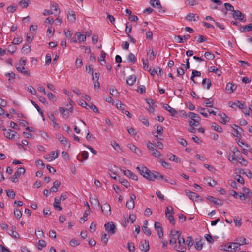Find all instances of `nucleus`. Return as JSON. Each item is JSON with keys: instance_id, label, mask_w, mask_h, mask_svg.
Returning a JSON list of instances; mask_svg holds the SVG:
<instances>
[{"instance_id": "nucleus-23", "label": "nucleus", "mask_w": 252, "mask_h": 252, "mask_svg": "<svg viewBox=\"0 0 252 252\" xmlns=\"http://www.w3.org/2000/svg\"><path fill=\"white\" fill-rule=\"evenodd\" d=\"M170 215H167L166 216L168 217L170 223L172 224H175V220L173 216L174 213L173 209L172 207H170Z\"/></svg>"}, {"instance_id": "nucleus-43", "label": "nucleus", "mask_w": 252, "mask_h": 252, "mask_svg": "<svg viewBox=\"0 0 252 252\" xmlns=\"http://www.w3.org/2000/svg\"><path fill=\"white\" fill-rule=\"evenodd\" d=\"M127 247L128 250L130 252H134L135 251V246L134 245V243L131 242H128L127 243Z\"/></svg>"}, {"instance_id": "nucleus-11", "label": "nucleus", "mask_w": 252, "mask_h": 252, "mask_svg": "<svg viewBox=\"0 0 252 252\" xmlns=\"http://www.w3.org/2000/svg\"><path fill=\"white\" fill-rule=\"evenodd\" d=\"M188 116L191 119V121L197 122L198 124H199L200 118L197 114L193 112H189L188 114Z\"/></svg>"}, {"instance_id": "nucleus-17", "label": "nucleus", "mask_w": 252, "mask_h": 252, "mask_svg": "<svg viewBox=\"0 0 252 252\" xmlns=\"http://www.w3.org/2000/svg\"><path fill=\"white\" fill-rule=\"evenodd\" d=\"M67 18L70 22L74 23L76 21V15L73 11L68 12Z\"/></svg>"}, {"instance_id": "nucleus-16", "label": "nucleus", "mask_w": 252, "mask_h": 252, "mask_svg": "<svg viewBox=\"0 0 252 252\" xmlns=\"http://www.w3.org/2000/svg\"><path fill=\"white\" fill-rule=\"evenodd\" d=\"M16 69L21 73L26 75V76H30V73L29 71L26 70L24 66H15Z\"/></svg>"}, {"instance_id": "nucleus-29", "label": "nucleus", "mask_w": 252, "mask_h": 252, "mask_svg": "<svg viewBox=\"0 0 252 252\" xmlns=\"http://www.w3.org/2000/svg\"><path fill=\"white\" fill-rule=\"evenodd\" d=\"M15 229H16V227H12V229L10 231V232L9 233V234L11 236H12L13 238H19V235L18 233V232H17L15 231Z\"/></svg>"}, {"instance_id": "nucleus-5", "label": "nucleus", "mask_w": 252, "mask_h": 252, "mask_svg": "<svg viewBox=\"0 0 252 252\" xmlns=\"http://www.w3.org/2000/svg\"><path fill=\"white\" fill-rule=\"evenodd\" d=\"M233 12V17L235 20H238L242 21L243 22H246V17L241 11L238 10H234Z\"/></svg>"}, {"instance_id": "nucleus-1", "label": "nucleus", "mask_w": 252, "mask_h": 252, "mask_svg": "<svg viewBox=\"0 0 252 252\" xmlns=\"http://www.w3.org/2000/svg\"><path fill=\"white\" fill-rule=\"evenodd\" d=\"M136 169L141 175L149 180L154 181L155 179L163 178V176L159 173L155 171H151L144 166H138Z\"/></svg>"}, {"instance_id": "nucleus-18", "label": "nucleus", "mask_w": 252, "mask_h": 252, "mask_svg": "<svg viewBox=\"0 0 252 252\" xmlns=\"http://www.w3.org/2000/svg\"><path fill=\"white\" fill-rule=\"evenodd\" d=\"M186 19L189 21H197L199 20V17L197 16L195 17V15L193 13H189L188 14L186 17Z\"/></svg>"}, {"instance_id": "nucleus-56", "label": "nucleus", "mask_w": 252, "mask_h": 252, "mask_svg": "<svg viewBox=\"0 0 252 252\" xmlns=\"http://www.w3.org/2000/svg\"><path fill=\"white\" fill-rule=\"evenodd\" d=\"M14 215L17 219H19L22 217V214L21 211L17 209L14 211Z\"/></svg>"}, {"instance_id": "nucleus-58", "label": "nucleus", "mask_w": 252, "mask_h": 252, "mask_svg": "<svg viewBox=\"0 0 252 252\" xmlns=\"http://www.w3.org/2000/svg\"><path fill=\"white\" fill-rule=\"evenodd\" d=\"M59 112L64 116L66 117H68L69 116V113L68 112H65V110L62 107L59 108Z\"/></svg>"}, {"instance_id": "nucleus-41", "label": "nucleus", "mask_w": 252, "mask_h": 252, "mask_svg": "<svg viewBox=\"0 0 252 252\" xmlns=\"http://www.w3.org/2000/svg\"><path fill=\"white\" fill-rule=\"evenodd\" d=\"M204 56L208 60H212L215 58V55L210 52H206L204 54Z\"/></svg>"}, {"instance_id": "nucleus-38", "label": "nucleus", "mask_w": 252, "mask_h": 252, "mask_svg": "<svg viewBox=\"0 0 252 252\" xmlns=\"http://www.w3.org/2000/svg\"><path fill=\"white\" fill-rule=\"evenodd\" d=\"M147 55L149 56L150 60H154L156 56V54L154 53V51L150 49L147 50Z\"/></svg>"}, {"instance_id": "nucleus-21", "label": "nucleus", "mask_w": 252, "mask_h": 252, "mask_svg": "<svg viewBox=\"0 0 252 252\" xmlns=\"http://www.w3.org/2000/svg\"><path fill=\"white\" fill-rule=\"evenodd\" d=\"M90 199L91 204L96 206L99 207L100 203L97 197L96 196L94 195L92 198L90 197Z\"/></svg>"}, {"instance_id": "nucleus-62", "label": "nucleus", "mask_w": 252, "mask_h": 252, "mask_svg": "<svg viewBox=\"0 0 252 252\" xmlns=\"http://www.w3.org/2000/svg\"><path fill=\"white\" fill-rule=\"evenodd\" d=\"M203 245L201 241H199L196 242L195 245V248L198 250H200L202 249Z\"/></svg>"}, {"instance_id": "nucleus-36", "label": "nucleus", "mask_w": 252, "mask_h": 252, "mask_svg": "<svg viewBox=\"0 0 252 252\" xmlns=\"http://www.w3.org/2000/svg\"><path fill=\"white\" fill-rule=\"evenodd\" d=\"M140 120L142 122V123L145 125L146 126H148L149 125V121L147 118L143 116H140L139 117Z\"/></svg>"}, {"instance_id": "nucleus-53", "label": "nucleus", "mask_w": 252, "mask_h": 252, "mask_svg": "<svg viewBox=\"0 0 252 252\" xmlns=\"http://www.w3.org/2000/svg\"><path fill=\"white\" fill-rule=\"evenodd\" d=\"M134 201H130V200H128L127 201V203H126V207L129 209H132L134 208Z\"/></svg>"}, {"instance_id": "nucleus-59", "label": "nucleus", "mask_w": 252, "mask_h": 252, "mask_svg": "<svg viewBox=\"0 0 252 252\" xmlns=\"http://www.w3.org/2000/svg\"><path fill=\"white\" fill-rule=\"evenodd\" d=\"M142 230L147 235L150 236L151 235V231L147 226H143Z\"/></svg>"}, {"instance_id": "nucleus-31", "label": "nucleus", "mask_w": 252, "mask_h": 252, "mask_svg": "<svg viewBox=\"0 0 252 252\" xmlns=\"http://www.w3.org/2000/svg\"><path fill=\"white\" fill-rule=\"evenodd\" d=\"M109 91L110 94L113 96L115 97H117L119 95V92L118 90L114 88H110Z\"/></svg>"}, {"instance_id": "nucleus-51", "label": "nucleus", "mask_w": 252, "mask_h": 252, "mask_svg": "<svg viewBox=\"0 0 252 252\" xmlns=\"http://www.w3.org/2000/svg\"><path fill=\"white\" fill-rule=\"evenodd\" d=\"M211 68H212L213 67H211ZM211 72L216 73L218 76H220L222 74V71L220 69L215 67H213Z\"/></svg>"}, {"instance_id": "nucleus-13", "label": "nucleus", "mask_w": 252, "mask_h": 252, "mask_svg": "<svg viewBox=\"0 0 252 252\" xmlns=\"http://www.w3.org/2000/svg\"><path fill=\"white\" fill-rule=\"evenodd\" d=\"M140 247L142 251L145 252H147L149 250V244L148 241L145 240L144 242H141L140 243Z\"/></svg>"}, {"instance_id": "nucleus-55", "label": "nucleus", "mask_w": 252, "mask_h": 252, "mask_svg": "<svg viewBox=\"0 0 252 252\" xmlns=\"http://www.w3.org/2000/svg\"><path fill=\"white\" fill-rule=\"evenodd\" d=\"M22 50L23 52H26L27 53H29L31 51V46L28 44H25L23 45Z\"/></svg>"}, {"instance_id": "nucleus-42", "label": "nucleus", "mask_w": 252, "mask_h": 252, "mask_svg": "<svg viewBox=\"0 0 252 252\" xmlns=\"http://www.w3.org/2000/svg\"><path fill=\"white\" fill-rule=\"evenodd\" d=\"M115 105L118 109L121 110L122 112L125 110V105L120 101L117 100Z\"/></svg>"}, {"instance_id": "nucleus-10", "label": "nucleus", "mask_w": 252, "mask_h": 252, "mask_svg": "<svg viewBox=\"0 0 252 252\" xmlns=\"http://www.w3.org/2000/svg\"><path fill=\"white\" fill-rule=\"evenodd\" d=\"M236 88V84L229 82L226 84L225 90L228 93L231 94L234 92Z\"/></svg>"}, {"instance_id": "nucleus-61", "label": "nucleus", "mask_w": 252, "mask_h": 252, "mask_svg": "<svg viewBox=\"0 0 252 252\" xmlns=\"http://www.w3.org/2000/svg\"><path fill=\"white\" fill-rule=\"evenodd\" d=\"M236 241H238L239 242L238 243H239L240 246L241 245H244V244H247L246 242V239L243 237H241L239 238H237L236 239Z\"/></svg>"}, {"instance_id": "nucleus-60", "label": "nucleus", "mask_w": 252, "mask_h": 252, "mask_svg": "<svg viewBox=\"0 0 252 252\" xmlns=\"http://www.w3.org/2000/svg\"><path fill=\"white\" fill-rule=\"evenodd\" d=\"M90 109H91L94 112L99 113L98 110L96 106L92 103L88 105V107Z\"/></svg>"}, {"instance_id": "nucleus-32", "label": "nucleus", "mask_w": 252, "mask_h": 252, "mask_svg": "<svg viewBox=\"0 0 252 252\" xmlns=\"http://www.w3.org/2000/svg\"><path fill=\"white\" fill-rule=\"evenodd\" d=\"M169 159L171 161H174L176 163H180V158H178L176 155L170 154V157H169Z\"/></svg>"}, {"instance_id": "nucleus-14", "label": "nucleus", "mask_w": 252, "mask_h": 252, "mask_svg": "<svg viewBox=\"0 0 252 252\" xmlns=\"http://www.w3.org/2000/svg\"><path fill=\"white\" fill-rule=\"evenodd\" d=\"M102 211L106 215H109L111 214V207L109 204L105 203L101 206Z\"/></svg>"}, {"instance_id": "nucleus-8", "label": "nucleus", "mask_w": 252, "mask_h": 252, "mask_svg": "<svg viewBox=\"0 0 252 252\" xmlns=\"http://www.w3.org/2000/svg\"><path fill=\"white\" fill-rule=\"evenodd\" d=\"M150 4L154 8L158 9L159 12L161 11L165 12V10H162V6L159 0H150Z\"/></svg>"}, {"instance_id": "nucleus-40", "label": "nucleus", "mask_w": 252, "mask_h": 252, "mask_svg": "<svg viewBox=\"0 0 252 252\" xmlns=\"http://www.w3.org/2000/svg\"><path fill=\"white\" fill-rule=\"evenodd\" d=\"M219 115L220 116L221 120L220 121L224 124H225L226 123L227 120L226 119L228 118V117L226 116V115L224 113H220L219 114Z\"/></svg>"}, {"instance_id": "nucleus-33", "label": "nucleus", "mask_w": 252, "mask_h": 252, "mask_svg": "<svg viewBox=\"0 0 252 252\" xmlns=\"http://www.w3.org/2000/svg\"><path fill=\"white\" fill-rule=\"evenodd\" d=\"M231 244H232V248L231 250H230V251H236L240 249L239 243L237 242H231Z\"/></svg>"}, {"instance_id": "nucleus-30", "label": "nucleus", "mask_w": 252, "mask_h": 252, "mask_svg": "<svg viewBox=\"0 0 252 252\" xmlns=\"http://www.w3.org/2000/svg\"><path fill=\"white\" fill-rule=\"evenodd\" d=\"M30 0H21L19 2V4L23 8H27L30 3Z\"/></svg>"}, {"instance_id": "nucleus-45", "label": "nucleus", "mask_w": 252, "mask_h": 252, "mask_svg": "<svg viewBox=\"0 0 252 252\" xmlns=\"http://www.w3.org/2000/svg\"><path fill=\"white\" fill-rule=\"evenodd\" d=\"M198 111L200 112V114L202 115L205 117H208V115L205 112L206 109L203 107H198Z\"/></svg>"}, {"instance_id": "nucleus-57", "label": "nucleus", "mask_w": 252, "mask_h": 252, "mask_svg": "<svg viewBox=\"0 0 252 252\" xmlns=\"http://www.w3.org/2000/svg\"><path fill=\"white\" fill-rule=\"evenodd\" d=\"M240 31L241 32H243V33H245L247 32H249L250 30H249V25H246L243 27H241L240 29Z\"/></svg>"}, {"instance_id": "nucleus-28", "label": "nucleus", "mask_w": 252, "mask_h": 252, "mask_svg": "<svg viewBox=\"0 0 252 252\" xmlns=\"http://www.w3.org/2000/svg\"><path fill=\"white\" fill-rule=\"evenodd\" d=\"M232 248V244H231V242L228 243L227 244H224L221 246L220 250L224 251H230Z\"/></svg>"}, {"instance_id": "nucleus-20", "label": "nucleus", "mask_w": 252, "mask_h": 252, "mask_svg": "<svg viewBox=\"0 0 252 252\" xmlns=\"http://www.w3.org/2000/svg\"><path fill=\"white\" fill-rule=\"evenodd\" d=\"M136 77L134 75H132L128 77L126 80V83L130 86H132L135 83Z\"/></svg>"}, {"instance_id": "nucleus-15", "label": "nucleus", "mask_w": 252, "mask_h": 252, "mask_svg": "<svg viewBox=\"0 0 252 252\" xmlns=\"http://www.w3.org/2000/svg\"><path fill=\"white\" fill-rule=\"evenodd\" d=\"M163 107L167 111L170 112L171 116H174L175 114L177 113V111L173 108L171 107L167 104H163Z\"/></svg>"}, {"instance_id": "nucleus-52", "label": "nucleus", "mask_w": 252, "mask_h": 252, "mask_svg": "<svg viewBox=\"0 0 252 252\" xmlns=\"http://www.w3.org/2000/svg\"><path fill=\"white\" fill-rule=\"evenodd\" d=\"M225 8L226 10L233 12L234 10V7L230 3H225L224 4Z\"/></svg>"}, {"instance_id": "nucleus-39", "label": "nucleus", "mask_w": 252, "mask_h": 252, "mask_svg": "<svg viewBox=\"0 0 252 252\" xmlns=\"http://www.w3.org/2000/svg\"><path fill=\"white\" fill-rule=\"evenodd\" d=\"M46 246V242L44 240H40L37 244V247L39 250H42L43 247Z\"/></svg>"}, {"instance_id": "nucleus-50", "label": "nucleus", "mask_w": 252, "mask_h": 252, "mask_svg": "<svg viewBox=\"0 0 252 252\" xmlns=\"http://www.w3.org/2000/svg\"><path fill=\"white\" fill-rule=\"evenodd\" d=\"M27 91L33 95H36V92L32 86H29L27 87Z\"/></svg>"}, {"instance_id": "nucleus-4", "label": "nucleus", "mask_w": 252, "mask_h": 252, "mask_svg": "<svg viewBox=\"0 0 252 252\" xmlns=\"http://www.w3.org/2000/svg\"><path fill=\"white\" fill-rule=\"evenodd\" d=\"M25 173V169L23 167H20L18 168L17 171L15 172L14 174L10 178L11 181L13 183H16L18 182V178L20 175Z\"/></svg>"}, {"instance_id": "nucleus-6", "label": "nucleus", "mask_w": 252, "mask_h": 252, "mask_svg": "<svg viewBox=\"0 0 252 252\" xmlns=\"http://www.w3.org/2000/svg\"><path fill=\"white\" fill-rule=\"evenodd\" d=\"M105 230L111 235L114 234L116 232V227L112 222H108L104 225Z\"/></svg>"}, {"instance_id": "nucleus-22", "label": "nucleus", "mask_w": 252, "mask_h": 252, "mask_svg": "<svg viewBox=\"0 0 252 252\" xmlns=\"http://www.w3.org/2000/svg\"><path fill=\"white\" fill-rule=\"evenodd\" d=\"M56 138L59 141L62 142L64 145L68 143L67 140L63 135L61 134H59L56 135Z\"/></svg>"}, {"instance_id": "nucleus-2", "label": "nucleus", "mask_w": 252, "mask_h": 252, "mask_svg": "<svg viewBox=\"0 0 252 252\" xmlns=\"http://www.w3.org/2000/svg\"><path fill=\"white\" fill-rule=\"evenodd\" d=\"M175 233H178V246L175 248L176 250L179 252H185L186 250L185 247V241L183 236L181 235L180 231L175 232Z\"/></svg>"}, {"instance_id": "nucleus-7", "label": "nucleus", "mask_w": 252, "mask_h": 252, "mask_svg": "<svg viewBox=\"0 0 252 252\" xmlns=\"http://www.w3.org/2000/svg\"><path fill=\"white\" fill-rule=\"evenodd\" d=\"M185 192L186 195L188 196L190 199L193 201L195 200V201H197L202 199L199 195H197L196 193L192 192L189 190H186Z\"/></svg>"}, {"instance_id": "nucleus-34", "label": "nucleus", "mask_w": 252, "mask_h": 252, "mask_svg": "<svg viewBox=\"0 0 252 252\" xmlns=\"http://www.w3.org/2000/svg\"><path fill=\"white\" fill-rule=\"evenodd\" d=\"M76 35L77 36V38L79 42H84L86 39V35L82 34L80 32H77Z\"/></svg>"}, {"instance_id": "nucleus-44", "label": "nucleus", "mask_w": 252, "mask_h": 252, "mask_svg": "<svg viewBox=\"0 0 252 252\" xmlns=\"http://www.w3.org/2000/svg\"><path fill=\"white\" fill-rule=\"evenodd\" d=\"M187 245L189 247H191L193 244V240L191 236H188L186 240Z\"/></svg>"}, {"instance_id": "nucleus-47", "label": "nucleus", "mask_w": 252, "mask_h": 252, "mask_svg": "<svg viewBox=\"0 0 252 252\" xmlns=\"http://www.w3.org/2000/svg\"><path fill=\"white\" fill-rule=\"evenodd\" d=\"M51 8H54V10L56 11H58V13L59 14L60 12V9L58 7V5L57 3L55 2H53L51 3Z\"/></svg>"}, {"instance_id": "nucleus-46", "label": "nucleus", "mask_w": 252, "mask_h": 252, "mask_svg": "<svg viewBox=\"0 0 252 252\" xmlns=\"http://www.w3.org/2000/svg\"><path fill=\"white\" fill-rule=\"evenodd\" d=\"M161 180H164L165 182L169 183L172 185H176V182L175 180L171 179L169 178L164 177L163 178H160Z\"/></svg>"}, {"instance_id": "nucleus-64", "label": "nucleus", "mask_w": 252, "mask_h": 252, "mask_svg": "<svg viewBox=\"0 0 252 252\" xmlns=\"http://www.w3.org/2000/svg\"><path fill=\"white\" fill-rule=\"evenodd\" d=\"M152 155L156 157H160L162 156V154L160 152L155 149L153 151Z\"/></svg>"}, {"instance_id": "nucleus-9", "label": "nucleus", "mask_w": 252, "mask_h": 252, "mask_svg": "<svg viewBox=\"0 0 252 252\" xmlns=\"http://www.w3.org/2000/svg\"><path fill=\"white\" fill-rule=\"evenodd\" d=\"M2 130L4 131V135L9 139H14L16 134H17L16 132L11 129L6 130L4 127H3Z\"/></svg>"}, {"instance_id": "nucleus-37", "label": "nucleus", "mask_w": 252, "mask_h": 252, "mask_svg": "<svg viewBox=\"0 0 252 252\" xmlns=\"http://www.w3.org/2000/svg\"><path fill=\"white\" fill-rule=\"evenodd\" d=\"M5 76L9 77L8 80L11 82L13 81L14 79L16 78V74L13 72L6 73Z\"/></svg>"}, {"instance_id": "nucleus-27", "label": "nucleus", "mask_w": 252, "mask_h": 252, "mask_svg": "<svg viewBox=\"0 0 252 252\" xmlns=\"http://www.w3.org/2000/svg\"><path fill=\"white\" fill-rule=\"evenodd\" d=\"M212 127L218 132L221 133L222 131V128L215 122L212 123Z\"/></svg>"}, {"instance_id": "nucleus-63", "label": "nucleus", "mask_w": 252, "mask_h": 252, "mask_svg": "<svg viewBox=\"0 0 252 252\" xmlns=\"http://www.w3.org/2000/svg\"><path fill=\"white\" fill-rule=\"evenodd\" d=\"M205 238L206 239V240L208 241L209 243L211 244L214 243V239L210 234H206L205 236Z\"/></svg>"}, {"instance_id": "nucleus-26", "label": "nucleus", "mask_w": 252, "mask_h": 252, "mask_svg": "<svg viewBox=\"0 0 252 252\" xmlns=\"http://www.w3.org/2000/svg\"><path fill=\"white\" fill-rule=\"evenodd\" d=\"M127 60L129 62L134 63L136 61V57L132 53H130L127 56Z\"/></svg>"}, {"instance_id": "nucleus-12", "label": "nucleus", "mask_w": 252, "mask_h": 252, "mask_svg": "<svg viewBox=\"0 0 252 252\" xmlns=\"http://www.w3.org/2000/svg\"><path fill=\"white\" fill-rule=\"evenodd\" d=\"M229 106L232 107L234 108V106H237L240 109H246V106L244 105V103H242L239 101H237L236 102H229Z\"/></svg>"}, {"instance_id": "nucleus-19", "label": "nucleus", "mask_w": 252, "mask_h": 252, "mask_svg": "<svg viewBox=\"0 0 252 252\" xmlns=\"http://www.w3.org/2000/svg\"><path fill=\"white\" fill-rule=\"evenodd\" d=\"M202 84L204 88H206L207 89H209L212 85L211 81L210 79H203Z\"/></svg>"}, {"instance_id": "nucleus-24", "label": "nucleus", "mask_w": 252, "mask_h": 252, "mask_svg": "<svg viewBox=\"0 0 252 252\" xmlns=\"http://www.w3.org/2000/svg\"><path fill=\"white\" fill-rule=\"evenodd\" d=\"M243 194H245V196L247 198H251L252 196V193L249 189L243 187Z\"/></svg>"}, {"instance_id": "nucleus-49", "label": "nucleus", "mask_w": 252, "mask_h": 252, "mask_svg": "<svg viewBox=\"0 0 252 252\" xmlns=\"http://www.w3.org/2000/svg\"><path fill=\"white\" fill-rule=\"evenodd\" d=\"M105 57H106V53L104 51H102L101 52V57L102 58V59H99V62H100V64L102 65H103L104 64H103L101 62H104V63H106V61L105 60Z\"/></svg>"}, {"instance_id": "nucleus-3", "label": "nucleus", "mask_w": 252, "mask_h": 252, "mask_svg": "<svg viewBox=\"0 0 252 252\" xmlns=\"http://www.w3.org/2000/svg\"><path fill=\"white\" fill-rule=\"evenodd\" d=\"M178 231L171 230L170 231V234L169 235L170 240L169 243L174 246V248L177 247L176 241L178 239V233H175V232H178Z\"/></svg>"}, {"instance_id": "nucleus-48", "label": "nucleus", "mask_w": 252, "mask_h": 252, "mask_svg": "<svg viewBox=\"0 0 252 252\" xmlns=\"http://www.w3.org/2000/svg\"><path fill=\"white\" fill-rule=\"evenodd\" d=\"M118 180L123 186H124L126 188H128L130 186L129 183L126 180H122L121 179L119 178Z\"/></svg>"}, {"instance_id": "nucleus-54", "label": "nucleus", "mask_w": 252, "mask_h": 252, "mask_svg": "<svg viewBox=\"0 0 252 252\" xmlns=\"http://www.w3.org/2000/svg\"><path fill=\"white\" fill-rule=\"evenodd\" d=\"M7 50L12 54L14 53L16 50V47L14 44H11L8 46Z\"/></svg>"}, {"instance_id": "nucleus-35", "label": "nucleus", "mask_w": 252, "mask_h": 252, "mask_svg": "<svg viewBox=\"0 0 252 252\" xmlns=\"http://www.w3.org/2000/svg\"><path fill=\"white\" fill-rule=\"evenodd\" d=\"M7 195L8 197L14 199L16 194L12 189H8L6 190Z\"/></svg>"}, {"instance_id": "nucleus-25", "label": "nucleus", "mask_w": 252, "mask_h": 252, "mask_svg": "<svg viewBox=\"0 0 252 252\" xmlns=\"http://www.w3.org/2000/svg\"><path fill=\"white\" fill-rule=\"evenodd\" d=\"M60 202V199H58V198L56 197L55 198L53 206L55 209H58L59 211L62 210V208L59 205Z\"/></svg>"}]
</instances>
